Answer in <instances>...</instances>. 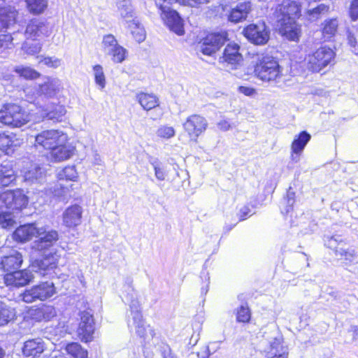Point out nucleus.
Segmentation results:
<instances>
[{
	"instance_id": "f257e3e1",
	"label": "nucleus",
	"mask_w": 358,
	"mask_h": 358,
	"mask_svg": "<svg viewBox=\"0 0 358 358\" xmlns=\"http://www.w3.org/2000/svg\"><path fill=\"white\" fill-rule=\"evenodd\" d=\"M301 6L294 1L284 0L276 8L275 15L280 34L291 41L299 38L301 33L296 19L300 16Z\"/></svg>"
},
{
	"instance_id": "f03ea898",
	"label": "nucleus",
	"mask_w": 358,
	"mask_h": 358,
	"mask_svg": "<svg viewBox=\"0 0 358 358\" xmlns=\"http://www.w3.org/2000/svg\"><path fill=\"white\" fill-rule=\"evenodd\" d=\"M282 68L278 62L271 57H264L255 66V75L269 84L280 83L283 77Z\"/></svg>"
},
{
	"instance_id": "7ed1b4c3",
	"label": "nucleus",
	"mask_w": 358,
	"mask_h": 358,
	"mask_svg": "<svg viewBox=\"0 0 358 358\" xmlns=\"http://www.w3.org/2000/svg\"><path fill=\"white\" fill-rule=\"evenodd\" d=\"M130 316L128 326L131 331L144 339L153 338L154 330L146 324L141 313L140 303L137 300H131L130 303Z\"/></svg>"
},
{
	"instance_id": "20e7f679",
	"label": "nucleus",
	"mask_w": 358,
	"mask_h": 358,
	"mask_svg": "<svg viewBox=\"0 0 358 358\" xmlns=\"http://www.w3.org/2000/svg\"><path fill=\"white\" fill-rule=\"evenodd\" d=\"M29 121V115L15 103H6L0 109V122L13 128L21 127Z\"/></svg>"
},
{
	"instance_id": "39448f33",
	"label": "nucleus",
	"mask_w": 358,
	"mask_h": 358,
	"mask_svg": "<svg viewBox=\"0 0 358 358\" xmlns=\"http://www.w3.org/2000/svg\"><path fill=\"white\" fill-rule=\"evenodd\" d=\"M335 57V52L331 48L324 45L308 54L305 61L308 70L318 73L332 64Z\"/></svg>"
},
{
	"instance_id": "423d86ee",
	"label": "nucleus",
	"mask_w": 358,
	"mask_h": 358,
	"mask_svg": "<svg viewBox=\"0 0 358 358\" xmlns=\"http://www.w3.org/2000/svg\"><path fill=\"white\" fill-rule=\"evenodd\" d=\"M62 88V85L60 80L56 78L45 77L43 78V83L38 84V86L34 89L37 96L34 97V96L30 95V93L32 91V89L31 88H27L24 92L29 101H37L36 104H38V99L40 97H54L60 92Z\"/></svg>"
},
{
	"instance_id": "0eeeda50",
	"label": "nucleus",
	"mask_w": 358,
	"mask_h": 358,
	"mask_svg": "<svg viewBox=\"0 0 358 358\" xmlns=\"http://www.w3.org/2000/svg\"><path fill=\"white\" fill-rule=\"evenodd\" d=\"M68 141L66 134L60 130H44L36 135L34 146L36 148H43L51 150L58 143Z\"/></svg>"
},
{
	"instance_id": "6e6552de",
	"label": "nucleus",
	"mask_w": 358,
	"mask_h": 358,
	"mask_svg": "<svg viewBox=\"0 0 358 358\" xmlns=\"http://www.w3.org/2000/svg\"><path fill=\"white\" fill-rule=\"evenodd\" d=\"M28 197L20 189L8 190L0 194V208L19 210L27 206Z\"/></svg>"
},
{
	"instance_id": "1a4fd4ad",
	"label": "nucleus",
	"mask_w": 358,
	"mask_h": 358,
	"mask_svg": "<svg viewBox=\"0 0 358 358\" xmlns=\"http://www.w3.org/2000/svg\"><path fill=\"white\" fill-rule=\"evenodd\" d=\"M243 33L248 41L256 45H264L270 38V29L263 21L249 24Z\"/></svg>"
},
{
	"instance_id": "9d476101",
	"label": "nucleus",
	"mask_w": 358,
	"mask_h": 358,
	"mask_svg": "<svg viewBox=\"0 0 358 358\" xmlns=\"http://www.w3.org/2000/svg\"><path fill=\"white\" fill-rule=\"evenodd\" d=\"M102 48L106 55L115 63H122L127 57V50L119 45L115 36L108 34L102 40Z\"/></svg>"
},
{
	"instance_id": "9b49d317",
	"label": "nucleus",
	"mask_w": 358,
	"mask_h": 358,
	"mask_svg": "<svg viewBox=\"0 0 358 358\" xmlns=\"http://www.w3.org/2000/svg\"><path fill=\"white\" fill-rule=\"evenodd\" d=\"M55 287L52 282H44L26 290L22 295V300L26 303H31L35 300L44 301L55 294Z\"/></svg>"
},
{
	"instance_id": "f8f14e48",
	"label": "nucleus",
	"mask_w": 358,
	"mask_h": 358,
	"mask_svg": "<svg viewBox=\"0 0 358 358\" xmlns=\"http://www.w3.org/2000/svg\"><path fill=\"white\" fill-rule=\"evenodd\" d=\"M208 124V121L204 117L194 114L187 117L182 127L189 139L196 142L199 136L206 130Z\"/></svg>"
},
{
	"instance_id": "ddd939ff",
	"label": "nucleus",
	"mask_w": 358,
	"mask_h": 358,
	"mask_svg": "<svg viewBox=\"0 0 358 358\" xmlns=\"http://www.w3.org/2000/svg\"><path fill=\"white\" fill-rule=\"evenodd\" d=\"M52 29L45 21L34 19L30 21L26 28L25 36L28 40L38 41L48 37L51 34Z\"/></svg>"
},
{
	"instance_id": "4468645a",
	"label": "nucleus",
	"mask_w": 358,
	"mask_h": 358,
	"mask_svg": "<svg viewBox=\"0 0 358 358\" xmlns=\"http://www.w3.org/2000/svg\"><path fill=\"white\" fill-rule=\"evenodd\" d=\"M226 41L225 32L210 34L201 41L199 45V50L203 55L210 56L218 50Z\"/></svg>"
},
{
	"instance_id": "2eb2a0df",
	"label": "nucleus",
	"mask_w": 358,
	"mask_h": 358,
	"mask_svg": "<svg viewBox=\"0 0 358 358\" xmlns=\"http://www.w3.org/2000/svg\"><path fill=\"white\" fill-rule=\"evenodd\" d=\"M57 178L59 182L55 185L52 193L55 196L62 197L66 196L69 192V187H64L62 181L64 180L76 181L78 178V173L74 166H68L57 173Z\"/></svg>"
},
{
	"instance_id": "dca6fc26",
	"label": "nucleus",
	"mask_w": 358,
	"mask_h": 358,
	"mask_svg": "<svg viewBox=\"0 0 358 358\" xmlns=\"http://www.w3.org/2000/svg\"><path fill=\"white\" fill-rule=\"evenodd\" d=\"M159 9L162 11V19L170 30L178 35H182L184 34L183 23L178 13L175 10H171L166 6L161 5Z\"/></svg>"
},
{
	"instance_id": "f3484780",
	"label": "nucleus",
	"mask_w": 358,
	"mask_h": 358,
	"mask_svg": "<svg viewBox=\"0 0 358 358\" xmlns=\"http://www.w3.org/2000/svg\"><path fill=\"white\" fill-rule=\"evenodd\" d=\"M33 278L34 275L29 269H17L7 273L3 278L6 286L12 287H24L28 285Z\"/></svg>"
},
{
	"instance_id": "a211bd4d",
	"label": "nucleus",
	"mask_w": 358,
	"mask_h": 358,
	"mask_svg": "<svg viewBox=\"0 0 358 358\" xmlns=\"http://www.w3.org/2000/svg\"><path fill=\"white\" fill-rule=\"evenodd\" d=\"M59 259V255L57 252H51L33 262L31 268L35 272H38L43 275H48L49 271L57 267Z\"/></svg>"
},
{
	"instance_id": "6ab92c4d",
	"label": "nucleus",
	"mask_w": 358,
	"mask_h": 358,
	"mask_svg": "<svg viewBox=\"0 0 358 358\" xmlns=\"http://www.w3.org/2000/svg\"><path fill=\"white\" fill-rule=\"evenodd\" d=\"M58 233L55 230L47 231L45 228H38L36 237L38 238L33 244L32 248L43 250L53 245L58 240Z\"/></svg>"
},
{
	"instance_id": "aec40b11",
	"label": "nucleus",
	"mask_w": 358,
	"mask_h": 358,
	"mask_svg": "<svg viewBox=\"0 0 358 358\" xmlns=\"http://www.w3.org/2000/svg\"><path fill=\"white\" fill-rule=\"evenodd\" d=\"M220 62L231 65V69H236L243 62V56L240 53V46L234 42L228 43L224 50Z\"/></svg>"
},
{
	"instance_id": "412c9836",
	"label": "nucleus",
	"mask_w": 358,
	"mask_h": 358,
	"mask_svg": "<svg viewBox=\"0 0 358 358\" xmlns=\"http://www.w3.org/2000/svg\"><path fill=\"white\" fill-rule=\"evenodd\" d=\"M50 344L41 338L28 340L24 344L23 355L27 358L38 357L47 350Z\"/></svg>"
},
{
	"instance_id": "4be33fe9",
	"label": "nucleus",
	"mask_w": 358,
	"mask_h": 358,
	"mask_svg": "<svg viewBox=\"0 0 358 358\" xmlns=\"http://www.w3.org/2000/svg\"><path fill=\"white\" fill-rule=\"evenodd\" d=\"M83 208L74 204L68 207L62 214V223L68 228H75L82 222Z\"/></svg>"
},
{
	"instance_id": "5701e85b",
	"label": "nucleus",
	"mask_w": 358,
	"mask_h": 358,
	"mask_svg": "<svg viewBox=\"0 0 358 358\" xmlns=\"http://www.w3.org/2000/svg\"><path fill=\"white\" fill-rule=\"evenodd\" d=\"M75 148L68 141L58 143L50 150V157L53 162H60L70 159L74 153Z\"/></svg>"
},
{
	"instance_id": "b1692460",
	"label": "nucleus",
	"mask_w": 358,
	"mask_h": 358,
	"mask_svg": "<svg viewBox=\"0 0 358 358\" xmlns=\"http://www.w3.org/2000/svg\"><path fill=\"white\" fill-rule=\"evenodd\" d=\"M310 139V135L306 131H301L295 136L291 145V159L293 162L297 163L300 160V155Z\"/></svg>"
},
{
	"instance_id": "393cba45",
	"label": "nucleus",
	"mask_w": 358,
	"mask_h": 358,
	"mask_svg": "<svg viewBox=\"0 0 358 358\" xmlns=\"http://www.w3.org/2000/svg\"><path fill=\"white\" fill-rule=\"evenodd\" d=\"M21 172L23 173L24 181L30 183L41 182L45 176L43 169L38 164L31 162H28Z\"/></svg>"
},
{
	"instance_id": "a878e982",
	"label": "nucleus",
	"mask_w": 358,
	"mask_h": 358,
	"mask_svg": "<svg viewBox=\"0 0 358 358\" xmlns=\"http://www.w3.org/2000/svg\"><path fill=\"white\" fill-rule=\"evenodd\" d=\"M29 315L36 322H48L57 315V310L54 306L44 304L41 307L31 309Z\"/></svg>"
},
{
	"instance_id": "bb28decb",
	"label": "nucleus",
	"mask_w": 358,
	"mask_h": 358,
	"mask_svg": "<svg viewBox=\"0 0 358 358\" xmlns=\"http://www.w3.org/2000/svg\"><path fill=\"white\" fill-rule=\"evenodd\" d=\"M17 174L11 162H4L0 165V187L15 184Z\"/></svg>"
},
{
	"instance_id": "cd10ccee",
	"label": "nucleus",
	"mask_w": 358,
	"mask_h": 358,
	"mask_svg": "<svg viewBox=\"0 0 358 358\" xmlns=\"http://www.w3.org/2000/svg\"><path fill=\"white\" fill-rule=\"evenodd\" d=\"M251 10L252 4L250 1L240 3L231 10L228 15V20L234 23L242 22L246 20Z\"/></svg>"
},
{
	"instance_id": "c85d7f7f",
	"label": "nucleus",
	"mask_w": 358,
	"mask_h": 358,
	"mask_svg": "<svg viewBox=\"0 0 358 358\" xmlns=\"http://www.w3.org/2000/svg\"><path fill=\"white\" fill-rule=\"evenodd\" d=\"M267 358H287L288 350L283 345L281 337L274 338L266 350Z\"/></svg>"
},
{
	"instance_id": "c756f323",
	"label": "nucleus",
	"mask_w": 358,
	"mask_h": 358,
	"mask_svg": "<svg viewBox=\"0 0 358 358\" xmlns=\"http://www.w3.org/2000/svg\"><path fill=\"white\" fill-rule=\"evenodd\" d=\"M17 14V10L10 6L0 8V30L14 25Z\"/></svg>"
},
{
	"instance_id": "7c9ffc66",
	"label": "nucleus",
	"mask_w": 358,
	"mask_h": 358,
	"mask_svg": "<svg viewBox=\"0 0 358 358\" xmlns=\"http://www.w3.org/2000/svg\"><path fill=\"white\" fill-rule=\"evenodd\" d=\"M38 227L34 224H29L17 228L13 234V238L20 242H26L36 237Z\"/></svg>"
},
{
	"instance_id": "2f4dec72",
	"label": "nucleus",
	"mask_w": 358,
	"mask_h": 358,
	"mask_svg": "<svg viewBox=\"0 0 358 358\" xmlns=\"http://www.w3.org/2000/svg\"><path fill=\"white\" fill-rule=\"evenodd\" d=\"M22 262V255L17 251H14L10 255L4 257L1 260L3 268L7 273L19 269Z\"/></svg>"
},
{
	"instance_id": "473e14b6",
	"label": "nucleus",
	"mask_w": 358,
	"mask_h": 358,
	"mask_svg": "<svg viewBox=\"0 0 358 358\" xmlns=\"http://www.w3.org/2000/svg\"><path fill=\"white\" fill-rule=\"evenodd\" d=\"M19 145L20 141L14 134L0 133V150L2 152L9 155L13 151V148Z\"/></svg>"
},
{
	"instance_id": "72a5a7b5",
	"label": "nucleus",
	"mask_w": 358,
	"mask_h": 358,
	"mask_svg": "<svg viewBox=\"0 0 358 358\" xmlns=\"http://www.w3.org/2000/svg\"><path fill=\"white\" fill-rule=\"evenodd\" d=\"M136 99L141 107L145 110H150L159 104V99L153 94L141 92L136 95Z\"/></svg>"
},
{
	"instance_id": "f704fd0d",
	"label": "nucleus",
	"mask_w": 358,
	"mask_h": 358,
	"mask_svg": "<svg viewBox=\"0 0 358 358\" xmlns=\"http://www.w3.org/2000/svg\"><path fill=\"white\" fill-rule=\"evenodd\" d=\"M116 5L121 17L127 24L134 19V11L130 0H116Z\"/></svg>"
},
{
	"instance_id": "c9c22d12",
	"label": "nucleus",
	"mask_w": 358,
	"mask_h": 358,
	"mask_svg": "<svg viewBox=\"0 0 358 358\" xmlns=\"http://www.w3.org/2000/svg\"><path fill=\"white\" fill-rule=\"evenodd\" d=\"M127 27L134 38L138 43L143 42L145 39L146 34L145 29L137 18L133 19L132 21L128 24Z\"/></svg>"
},
{
	"instance_id": "e433bc0d",
	"label": "nucleus",
	"mask_w": 358,
	"mask_h": 358,
	"mask_svg": "<svg viewBox=\"0 0 358 358\" xmlns=\"http://www.w3.org/2000/svg\"><path fill=\"white\" fill-rule=\"evenodd\" d=\"M43 117H47L48 120L56 122H61L66 113V110L62 105H56L52 110L48 107L45 109H43Z\"/></svg>"
},
{
	"instance_id": "4c0bfd02",
	"label": "nucleus",
	"mask_w": 358,
	"mask_h": 358,
	"mask_svg": "<svg viewBox=\"0 0 358 358\" xmlns=\"http://www.w3.org/2000/svg\"><path fill=\"white\" fill-rule=\"evenodd\" d=\"M94 327L90 324L79 323L77 333L82 341L87 343L92 340Z\"/></svg>"
},
{
	"instance_id": "58836bf2",
	"label": "nucleus",
	"mask_w": 358,
	"mask_h": 358,
	"mask_svg": "<svg viewBox=\"0 0 358 358\" xmlns=\"http://www.w3.org/2000/svg\"><path fill=\"white\" fill-rule=\"evenodd\" d=\"M338 25L336 19H330L324 21L322 28V35L324 41H329L335 36Z\"/></svg>"
},
{
	"instance_id": "ea45409f",
	"label": "nucleus",
	"mask_w": 358,
	"mask_h": 358,
	"mask_svg": "<svg viewBox=\"0 0 358 358\" xmlns=\"http://www.w3.org/2000/svg\"><path fill=\"white\" fill-rule=\"evenodd\" d=\"M29 11L34 15H38L45 11L48 7V0H26Z\"/></svg>"
},
{
	"instance_id": "a19ab883",
	"label": "nucleus",
	"mask_w": 358,
	"mask_h": 358,
	"mask_svg": "<svg viewBox=\"0 0 358 358\" xmlns=\"http://www.w3.org/2000/svg\"><path fill=\"white\" fill-rule=\"evenodd\" d=\"M66 352L74 358H87L88 352L78 343H71L66 345Z\"/></svg>"
},
{
	"instance_id": "79ce46f5",
	"label": "nucleus",
	"mask_w": 358,
	"mask_h": 358,
	"mask_svg": "<svg viewBox=\"0 0 358 358\" xmlns=\"http://www.w3.org/2000/svg\"><path fill=\"white\" fill-rule=\"evenodd\" d=\"M15 317V311L5 303H0V327L7 324Z\"/></svg>"
},
{
	"instance_id": "37998d69",
	"label": "nucleus",
	"mask_w": 358,
	"mask_h": 358,
	"mask_svg": "<svg viewBox=\"0 0 358 358\" xmlns=\"http://www.w3.org/2000/svg\"><path fill=\"white\" fill-rule=\"evenodd\" d=\"M15 72L20 77L27 80H34L40 76V73L29 66H17L15 67Z\"/></svg>"
},
{
	"instance_id": "c03bdc74",
	"label": "nucleus",
	"mask_w": 358,
	"mask_h": 358,
	"mask_svg": "<svg viewBox=\"0 0 358 358\" xmlns=\"http://www.w3.org/2000/svg\"><path fill=\"white\" fill-rule=\"evenodd\" d=\"M336 256L349 263L355 262L357 258L355 250L352 248H345V245L336 250Z\"/></svg>"
},
{
	"instance_id": "a18cd8bd",
	"label": "nucleus",
	"mask_w": 358,
	"mask_h": 358,
	"mask_svg": "<svg viewBox=\"0 0 358 358\" xmlns=\"http://www.w3.org/2000/svg\"><path fill=\"white\" fill-rule=\"evenodd\" d=\"M42 48V43L38 41L28 40L23 43L22 49L23 51L29 55H34L41 52Z\"/></svg>"
},
{
	"instance_id": "49530a36",
	"label": "nucleus",
	"mask_w": 358,
	"mask_h": 358,
	"mask_svg": "<svg viewBox=\"0 0 358 358\" xmlns=\"http://www.w3.org/2000/svg\"><path fill=\"white\" fill-rule=\"evenodd\" d=\"M329 7L325 4H320L316 8L313 9H310L307 10V17L310 21H315L319 19L321 15L327 13L329 11Z\"/></svg>"
},
{
	"instance_id": "de8ad7c7",
	"label": "nucleus",
	"mask_w": 358,
	"mask_h": 358,
	"mask_svg": "<svg viewBox=\"0 0 358 358\" xmlns=\"http://www.w3.org/2000/svg\"><path fill=\"white\" fill-rule=\"evenodd\" d=\"M150 164L155 171V176L157 180L164 181L168 175L164 166L157 159L151 161Z\"/></svg>"
},
{
	"instance_id": "09e8293b",
	"label": "nucleus",
	"mask_w": 358,
	"mask_h": 358,
	"mask_svg": "<svg viewBox=\"0 0 358 358\" xmlns=\"http://www.w3.org/2000/svg\"><path fill=\"white\" fill-rule=\"evenodd\" d=\"M93 74L96 84L99 86L101 90H103L106 87V76L103 72V67L96 64L93 66Z\"/></svg>"
},
{
	"instance_id": "8fccbe9b",
	"label": "nucleus",
	"mask_w": 358,
	"mask_h": 358,
	"mask_svg": "<svg viewBox=\"0 0 358 358\" xmlns=\"http://www.w3.org/2000/svg\"><path fill=\"white\" fill-rule=\"evenodd\" d=\"M157 137L163 139H169L176 135V130L173 127L161 125L156 131Z\"/></svg>"
},
{
	"instance_id": "3c124183",
	"label": "nucleus",
	"mask_w": 358,
	"mask_h": 358,
	"mask_svg": "<svg viewBox=\"0 0 358 358\" xmlns=\"http://www.w3.org/2000/svg\"><path fill=\"white\" fill-rule=\"evenodd\" d=\"M15 222L11 213L6 212L0 213V225L3 228L13 227Z\"/></svg>"
},
{
	"instance_id": "603ef678",
	"label": "nucleus",
	"mask_w": 358,
	"mask_h": 358,
	"mask_svg": "<svg viewBox=\"0 0 358 358\" xmlns=\"http://www.w3.org/2000/svg\"><path fill=\"white\" fill-rule=\"evenodd\" d=\"M326 245L328 248L335 250L336 254V250L339 249L340 247H343L345 245L342 241V238L339 236H331L326 242Z\"/></svg>"
},
{
	"instance_id": "864d4df0",
	"label": "nucleus",
	"mask_w": 358,
	"mask_h": 358,
	"mask_svg": "<svg viewBox=\"0 0 358 358\" xmlns=\"http://www.w3.org/2000/svg\"><path fill=\"white\" fill-rule=\"evenodd\" d=\"M250 319V313L248 308L241 306L237 311L236 320L239 322H247Z\"/></svg>"
},
{
	"instance_id": "5fc2aeb1",
	"label": "nucleus",
	"mask_w": 358,
	"mask_h": 358,
	"mask_svg": "<svg viewBox=\"0 0 358 358\" xmlns=\"http://www.w3.org/2000/svg\"><path fill=\"white\" fill-rule=\"evenodd\" d=\"M158 350L162 358H178L173 353L169 345L166 343H162Z\"/></svg>"
},
{
	"instance_id": "6e6d98bb",
	"label": "nucleus",
	"mask_w": 358,
	"mask_h": 358,
	"mask_svg": "<svg viewBox=\"0 0 358 358\" xmlns=\"http://www.w3.org/2000/svg\"><path fill=\"white\" fill-rule=\"evenodd\" d=\"M39 62L49 67L57 68L61 64V59L55 57H44Z\"/></svg>"
},
{
	"instance_id": "4d7b16f0",
	"label": "nucleus",
	"mask_w": 358,
	"mask_h": 358,
	"mask_svg": "<svg viewBox=\"0 0 358 358\" xmlns=\"http://www.w3.org/2000/svg\"><path fill=\"white\" fill-rule=\"evenodd\" d=\"M13 38L9 34L0 35V48H11Z\"/></svg>"
},
{
	"instance_id": "13d9d810",
	"label": "nucleus",
	"mask_w": 358,
	"mask_h": 358,
	"mask_svg": "<svg viewBox=\"0 0 358 358\" xmlns=\"http://www.w3.org/2000/svg\"><path fill=\"white\" fill-rule=\"evenodd\" d=\"M238 92L250 97H253L257 94V90L255 88L248 86H240L238 87Z\"/></svg>"
},
{
	"instance_id": "bf43d9fd",
	"label": "nucleus",
	"mask_w": 358,
	"mask_h": 358,
	"mask_svg": "<svg viewBox=\"0 0 358 358\" xmlns=\"http://www.w3.org/2000/svg\"><path fill=\"white\" fill-rule=\"evenodd\" d=\"M217 127L220 130L227 131L232 128V124L229 120L222 119L217 123Z\"/></svg>"
},
{
	"instance_id": "052dcab7",
	"label": "nucleus",
	"mask_w": 358,
	"mask_h": 358,
	"mask_svg": "<svg viewBox=\"0 0 358 358\" xmlns=\"http://www.w3.org/2000/svg\"><path fill=\"white\" fill-rule=\"evenodd\" d=\"M80 323L90 324L94 325V319L91 313L87 311H83L80 315Z\"/></svg>"
},
{
	"instance_id": "680f3d73",
	"label": "nucleus",
	"mask_w": 358,
	"mask_h": 358,
	"mask_svg": "<svg viewBox=\"0 0 358 358\" xmlns=\"http://www.w3.org/2000/svg\"><path fill=\"white\" fill-rule=\"evenodd\" d=\"M350 15L353 21L358 18V0H354L351 3Z\"/></svg>"
},
{
	"instance_id": "e2e57ef3",
	"label": "nucleus",
	"mask_w": 358,
	"mask_h": 358,
	"mask_svg": "<svg viewBox=\"0 0 358 358\" xmlns=\"http://www.w3.org/2000/svg\"><path fill=\"white\" fill-rule=\"evenodd\" d=\"M285 201L287 206L285 210V213H289L292 209V206L294 203V194L293 192H288Z\"/></svg>"
},
{
	"instance_id": "0e129e2a",
	"label": "nucleus",
	"mask_w": 358,
	"mask_h": 358,
	"mask_svg": "<svg viewBox=\"0 0 358 358\" xmlns=\"http://www.w3.org/2000/svg\"><path fill=\"white\" fill-rule=\"evenodd\" d=\"M185 1L189 6H190L192 7L196 6L199 4L207 3L210 1V0H185Z\"/></svg>"
},
{
	"instance_id": "69168bd1",
	"label": "nucleus",
	"mask_w": 358,
	"mask_h": 358,
	"mask_svg": "<svg viewBox=\"0 0 358 358\" xmlns=\"http://www.w3.org/2000/svg\"><path fill=\"white\" fill-rule=\"evenodd\" d=\"M250 213V209L248 206L243 207L240 210V219L243 220Z\"/></svg>"
},
{
	"instance_id": "338daca9",
	"label": "nucleus",
	"mask_w": 358,
	"mask_h": 358,
	"mask_svg": "<svg viewBox=\"0 0 358 358\" xmlns=\"http://www.w3.org/2000/svg\"><path fill=\"white\" fill-rule=\"evenodd\" d=\"M92 164L94 165H102L103 164L101 156L96 152L93 155Z\"/></svg>"
},
{
	"instance_id": "774afa93",
	"label": "nucleus",
	"mask_w": 358,
	"mask_h": 358,
	"mask_svg": "<svg viewBox=\"0 0 358 358\" xmlns=\"http://www.w3.org/2000/svg\"><path fill=\"white\" fill-rule=\"evenodd\" d=\"M348 43L350 44V45L351 47H352V48L355 47L357 41H356V39L354 37V36L350 32L348 33Z\"/></svg>"
}]
</instances>
